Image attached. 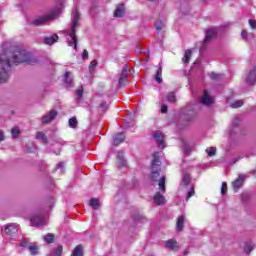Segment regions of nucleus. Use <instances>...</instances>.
<instances>
[{"mask_svg": "<svg viewBox=\"0 0 256 256\" xmlns=\"http://www.w3.org/2000/svg\"><path fill=\"white\" fill-rule=\"evenodd\" d=\"M154 203L157 205H165V197L161 193L157 192L154 195Z\"/></svg>", "mask_w": 256, "mask_h": 256, "instance_id": "nucleus-16", "label": "nucleus"}, {"mask_svg": "<svg viewBox=\"0 0 256 256\" xmlns=\"http://www.w3.org/2000/svg\"><path fill=\"white\" fill-rule=\"evenodd\" d=\"M71 256H83V246H76Z\"/></svg>", "mask_w": 256, "mask_h": 256, "instance_id": "nucleus-22", "label": "nucleus"}, {"mask_svg": "<svg viewBox=\"0 0 256 256\" xmlns=\"http://www.w3.org/2000/svg\"><path fill=\"white\" fill-rule=\"evenodd\" d=\"M158 187L162 193H165V176H161L158 180Z\"/></svg>", "mask_w": 256, "mask_h": 256, "instance_id": "nucleus-23", "label": "nucleus"}, {"mask_svg": "<svg viewBox=\"0 0 256 256\" xmlns=\"http://www.w3.org/2000/svg\"><path fill=\"white\" fill-rule=\"evenodd\" d=\"M206 153H207L208 157H213V155H215L217 153V148L209 147L206 149Z\"/></svg>", "mask_w": 256, "mask_h": 256, "instance_id": "nucleus-31", "label": "nucleus"}, {"mask_svg": "<svg viewBox=\"0 0 256 256\" xmlns=\"http://www.w3.org/2000/svg\"><path fill=\"white\" fill-rule=\"evenodd\" d=\"M57 117V111L51 110L42 117V123H51Z\"/></svg>", "mask_w": 256, "mask_h": 256, "instance_id": "nucleus-12", "label": "nucleus"}, {"mask_svg": "<svg viewBox=\"0 0 256 256\" xmlns=\"http://www.w3.org/2000/svg\"><path fill=\"white\" fill-rule=\"evenodd\" d=\"M96 67H97V60H93L90 63L89 69H90V71H93V69H95Z\"/></svg>", "mask_w": 256, "mask_h": 256, "instance_id": "nucleus-41", "label": "nucleus"}, {"mask_svg": "<svg viewBox=\"0 0 256 256\" xmlns=\"http://www.w3.org/2000/svg\"><path fill=\"white\" fill-rule=\"evenodd\" d=\"M246 83L248 85H255L256 84V67L249 72L247 79H246Z\"/></svg>", "mask_w": 256, "mask_h": 256, "instance_id": "nucleus-14", "label": "nucleus"}, {"mask_svg": "<svg viewBox=\"0 0 256 256\" xmlns=\"http://www.w3.org/2000/svg\"><path fill=\"white\" fill-rule=\"evenodd\" d=\"M125 141V134L119 133L116 136H114V145H121Z\"/></svg>", "mask_w": 256, "mask_h": 256, "instance_id": "nucleus-19", "label": "nucleus"}, {"mask_svg": "<svg viewBox=\"0 0 256 256\" xmlns=\"http://www.w3.org/2000/svg\"><path fill=\"white\" fill-rule=\"evenodd\" d=\"M221 77V75H219V74H217V73H215V72H212L211 74H210V78L211 79H219Z\"/></svg>", "mask_w": 256, "mask_h": 256, "instance_id": "nucleus-44", "label": "nucleus"}, {"mask_svg": "<svg viewBox=\"0 0 256 256\" xmlns=\"http://www.w3.org/2000/svg\"><path fill=\"white\" fill-rule=\"evenodd\" d=\"M155 80L157 81V83H161L163 81V79L161 78L160 75H157L155 76Z\"/></svg>", "mask_w": 256, "mask_h": 256, "instance_id": "nucleus-50", "label": "nucleus"}, {"mask_svg": "<svg viewBox=\"0 0 256 256\" xmlns=\"http://www.w3.org/2000/svg\"><path fill=\"white\" fill-rule=\"evenodd\" d=\"M55 236L53 234H47L44 236L45 243H53Z\"/></svg>", "mask_w": 256, "mask_h": 256, "instance_id": "nucleus-35", "label": "nucleus"}, {"mask_svg": "<svg viewBox=\"0 0 256 256\" xmlns=\"http://www.w3.org/2000/svg\"><path fill=\"white\" fill-rule=\"evenodd\" d=\"M165 247L166 249H170V251H178L179 244L177 243V240L170 239L168 241H165Z\"/></svg>", "mask_w": 256, "mask_h": 256, "instance_id": "nucleus-13", "label": "nucleus"}, {"mask_svg": "<svg viewBox=\"0 0 256 256\" xmlns=\"http://www.w3.org/2000/svg\"><path fill=\"white\" fill-rule=\"evenodd\" d=\"M125 15V5L120 4L114 12V17H123Z\"/></svg>", "mask_w": 256, "mask_h": 256, "instance_id": "nucleus-17", "label": "nucleus"}, {"mask_svg": "<svg viewBox=\"0 0 256 256\" xmlns=\"http://www.w3.org/2000/svg\"><path fill=\"white\" fill-rule=\"evenodd\" d=\"M193 195H195V189L190 188V190L188 191L187 196H186L187 201H189V199H191V197H193Z\"/></svg>", "mask_w": 256, "mask_h": 256, "instance_id": "nucleus-37", "label": "nucleus"}, {"mask_svg": "<svg viewBox=\"0 0 256 256\" xmlns=\"http://www.w3.org/2000/svg\"><path fill=\"white\" fill-rule=\"evenodd\" d=\"M248 23H249L251 29H256V20L250 19L248 21Z\"/></svg>", "mask_w": 256, "mask_h": 256, "instance_id": "nucleus-42", "label": "nucleus"}, {"mask_svg": "<svg viewBox=\"0 0 256 256\" xmlns=\"http://www.w3.org/2000/svg\"><path fill=\"white\" fill-rule=\"evenodd\" d=\"M69 127H71L72 129H76L77 128V118L72 117L69 119Z\"/></svg>", "mask_w": 256, "mask_h": 256, "instance_id": "nucleus-32", "label": "nucleus"}, {"mask_svg": "<svg viewBox=\"0 0 256 256\" xmlns=\"http://www.w3.org/2000/svg\"><path fill=\"white\" fill-rule=\"evenodd\" d=\"M245 179H246V176L244 174H240L238 178L234 182H232V187L235 192L241 189V187L243 186V181H245Z\"/></svg>", "mask_w": 256, "mask_h": 256, "instance_id": "nucleus-10", "label": "nucleus"}, {"mask_svg": "<svg viewBox=\"0 0 256 256\" xmlns=\"http://www.w3.org/2000/svg\"><path fill=\"white\" fill-rule=\"evenodd\" d=\"M237 131H239V118L235 117L232 120V130L230 131L231 135H233V133H237Z\"/></svg>", "mask_w": 256, "mask_h": 256, "instance_id": "nucleus-21", "label": "nucleus"}, {"mask_svg": "<svg viewBox=\"0 0 256 256\" xmlns=\"http://www.w3.org/2000/svg\"><path fill=\"white\" fill-rule=\"evenodd\" d=\"M29 239L24 238L21 243H20V247H28L29 248Z\"/></svg>", "mask_w": 256, "mask_h": 256, "instance_id": "nucleus-38", "label": "nucleus"}, {"mask_svg": "<svg viewBox=\"0 0 256 256\" xmlns=\"http://www.w3.org/2000/svg\"><path fill=\"white\" fill-rule=\"evenodd\" d=\"M63 167H65V163L60 162L57 164L56 169H63Z\"/></svg>", "mask_w": 256, "mask_h": 256, "instance_id": "nucleus-49", "label": "nucleus"}, {"mask_svg": "<svg viewBox=\"0 0 256 256\" xmlns=\"http://www.w3.org/2000/svg\"><path fill=\"white\" fill-rule=\"evenodd\" d=\"M63 253V246H58L51 256H61Z\"/></svg>", "mask_w": 256, "mask_h": 256, "instance_id": "nucleus-36", "label": "nucleus"}, {"mask_svg": "<svg viewBox=\"0 0 256 256\" xmlns=\"http://www.w3.org/2000/svg\"><path fill=\"white\" fill-rule=\"evenodd\" d=\"M247 30H242L241 32V38L244 39V41H247Z\"/></svg>", "mask_w": 256, "mask_h": 256, "instance_id": "nucleus-43", "label": "nucleus"}, {"mask_svg": "<svg viewBox=\"0 0 256 256\" xmlns=\"http://www.w3.org/2000/svg\"><path fill=\"white\" fill-rule=\"evenodd\" d=\"M152 172L150 179L151 181H159L161 171V160H159V152H155L153 154V160H152V166H151Z\"/></svg>", "mask_w": 256, "mask_h": 256, "instance_id": "nucleus-4", "label": "nucleus"}, {"mask_svg": "<svg viewBox=\"0 0 256 256\" xmlns=\"http://www.w3.org/2000/svg\"><path fill=\"white\" fill-rule=\"evenodd\" d=\"M36 139L44 143H47V136L43 132L36 133Z\"/></svg>", "mask_w": 256, "mask_h": 256, "instance_id": "nucleus-29", "label": "nucleus"}, {"mask_svg": "<svg viewBox=\"0 0 256 256\" xmlns=\"http://www.w3.org/2000/svg\"><path fill=\"white\" fill-rule=\"evenodd\" d=\"M153 139L158 143L159 149H165V134H162L160 131H156L153 134Z\"/></svg>", "mask_w": 256, "mask_h": 256, "instance_id": "nucleus-7", "label": "nucleus"}, {"mask_svg": "<svg viewBox=\"0 0 256 256\" xmlns=\"http://www.w3.org/2000/svg\"><path fill=\"white\" fill-rule=\"evenodd\" d=\"M80 19H81V14H79V11L74 10L72 12V27L70 30L66 31V35L68 36L67 44L69 47H74L75 51H77V35H75V32L79 27Z\"/></svg>", "mask_w": 256, "mask_h": 256, "instance_id": "nucleus-2", "label": "nucleus"}, {"mask_svg": "<svg viewBox=\"0 0 256 256\" xmlns=\"http://www.w3.org/2000/svg\"><path fill=\"white\" fill-rule=\"evenodd\" d=\"M4 233L6 235L5 239L8 243H13L17 241V236L19 235V225L8 224L4 228Z\"/></svg>", "mask_w": 256, "mask_h": 256, "instance_id": "nucleus-5", "label": "nucleus"}, {"mask_svg": "<svg viewBox=\"0 0 256 256\" xmlns=\"http://www.w3.org/2000/svg\"><path fill=\"white\" fill-rule=\"evenodd\" d=\"M189 183H191V176L187 173L184 174V177L182 178V185L184 187H187V185H189Z\"/></svg>", "mask_w": 256, "mask_h": 256, "instance_id": "nucleus-25", "label": "nucleus"}, {"mask_svg": "<svg viewBox=\"0 0 256 256\" xmlns=\"http://www.w3.org/2000/svg\"><path fill=\"white\" fill-rule=\"evenodd\" d=\"M244 250L245 253H251V251H253V247L251 245H247L245 246Z\"/></svg>", "mask_w": 256, "mask_h": 256, "instance_id": "nucleus-45", "label": "nucleus"}, {"mask_svg": "<svg viewBox=\"0 0 256 256\" xmlns=\"http://www.w3.org/2000/svg\"><path fill=\"white\" fill-rule=\"evenodd\" d=\"M155 28L158 30V33H161V31H163V29H165V23H163L162 21L156 22Z\"/></svg>", "mask_w": 256, "mask_h": 256, "instance_id": "nucleus-33", "label": "nucleus"}, {"mask_svg": "<svg viewBox=\"0 0 256 256\" xmlns=\"http://www.w3.org/2000/svg\"><path fill=\"white\" fill-rule=\"evenodd\" d=\"M1 141H5V132H3L2 130H0V142Z\"/></svg>", "mask_w": 256, "mask_h": 256, "instance_id": "nucleus-48", "label": "nucleus"}, {"mask_svg": "<svg viewBox=\"0 0 256 256\" xmlns=\"http://www.w3.org/2000/svg\"><path fill=\"white\" fill-rule=\"evenodd\" d=\"M217 28H210L206 31V36L204 39V45H207L212 39H215L217 37Z\"/></svg>", "mask_w": 256, "mask_h": 256, "instance_id": "nucleus-8", "label": "nucleus"}, {"mask_svg": "<svg viewBox=\"0 0 256 256\" xmlns=\"http://www.w3.org/2000/svg\"><path fill=\"white\" fill-rule=\"evenodd\" d=\"M215 101V98H213L211 95H209V92H207V90L204 91L203 96L200 100V103H202V105H213Z\"/></svg>", "mask_w": 256, "mask_h": 256, "instance_id": "nucleus-9", "label": "nucleus"}, {"mask_svg": "<svg viewBox=\"0 0 256 256\" xmlns=\"http://www.w3.org/2000/svg\"><path fill=\"white\" fill-rule=\"evenodd\" d=\"M76 95H77V99H81V97H83V87L82 86L76 90Z\"/></svg>", "mask_w": 256, "mask_h": 256, "instance_id": "nucleus-39", "label": "nucleus"}, {"mask_svg": "<svg viewBox=\"0 0 256 256\" xmlns=\"http://www.w3.org/2000/svg\"><path fill=\"white\" fill-rule=\"evenodd\" d=\"M221 193L222 195L227 194V182H223L221 186Z\"/></svg>", "mask_w": 256, "mask_h": 256, "instance_id": "nucleus-40", "label": "nucleus"}, {"mask_svg": "<svg viewBox=\"0 0 256 256\" xmlns=\"http://www.w3.org/2000/svg\"><path fill=\"white\" fill-rule=\"evenodd\" d=\"M64 83H66V85H71V83H73V78H71V72H66L65 73Z\"/></svg>", "mask_w": 256, "mask_h": 256, "instance_id": "nucleus-27", "label": "nucleus"}, {"mask_svg": "<svg viewBox=\"0 0 256 256\" xmlns=\"http://www.w3.org/2000/svg\"><path fill=\"white\" fill-rule=\"evenodd\" d=\"M166 99L169 103H175V101H177V98L175 97V92L168 93Z\"/></svg>", "mask_w": 256, "mask_h": 256, "instance_id": "nucleus-28", "label": "nucleus"}, {"mask_svg": "<svg viewBox=\"0 0 256 256\" xmlns=\"http://www.w3.org/2000/svg\"><path fill=\"white\" fill-rule=\"evenodd\" d=\"M100 107H101V109H107V102H102L101 104H100Z\"/></svg>", "mask_w": 256, "mask_h": 256, "instance_id": "nucleus-51", "label": "nucleus"}, {"mask_svg": "<svg viewBox=\"0 0 256 256\" xmlns=\"http://www.w3.org/2000/svg\"><path fill=\"white\" fill-rule=\"evenodd\" d=\"M129 71V67H127V65H125L122 69V72L120 74L119 77V86L120 87H124L125 85V81H127V77H129V74H127V72Z\"/></svg>", "mask_w": 256, "mask_h": 256, "instance_id": "nucleus-11", "label": "nucleus"}, {"mask_svg": "<svg viewBox=\"0 0 256 256\" xmlns=\"http://www.w3.org/2000/svg\"><path fill=\"white\" fill-rule=\"evenodd\" d=\"M230 106L233 109H238V107H243V100H236Z\"/></svg>", "mask_w": 256, "mask_h": 256, "instance_id": "nucleus-34", "label": "nucleus"}, {"mask_svg": "<svg viewBox=\"0 0 256 256\" xmlns=\"http://www.w3.org/2000/svg\"><path fill=\"white\" fill-rule=\"evenodd\" d=\"M163 74V69L162 68H158L156 75H162Z\"/></svg>", "mask_w": 256, "mask_h": 256, "instance_id": "nucleus-52", "label": "nucleus"}, {"mask_svg": "<svg viewBox=\"0 0 256 256\" xmlns=\"http://www.w3.org/2000/svg\"><path fill=\"white\" fill-rule=\"evenodd\" d=\"M90 207H92V209L97 211L101 207V202H99L98 198H92V199H90Z\"/></svg>", "mask_w": 256, "mask_h": 256, "instance_id": "nucleus-20", "label": "nucleus"}, {"mask_svg": "<svg viewBox=\"0 0 256 256\" xmlns=\"http://www.w3.org/2000/svg\"><path fill=\"white\" fill-rule=\"evenodd\" d=\"M149 1H155V0H149Z\"/></svg>", "mask_w": 256, "mask_h": 256, "instance_id": "nucleus-55", "label": "nucleus"}, {"mask_svg": "<svg viewBox=\"0 0 256 256\" xmlns=\"http://www.w3.org/2000/svg\"><path fill=\"white\" fill-rule=\"evenodd\" d=\"M184 153H185L186 155H189V151H188L187 149L184 150Z\"/></svg>", "mask_w": 256, "mask_h": 256, "instance_id": "nucleus-54", "label": "nucleus"}, {"mask_svg": "<svg viewBox=\"0 0 256 256\" xmlns=\"http://www.w3.org/2000/svg\"><path fill=\"white\" fill-rule=\"evenodd\" d=\"M28 250L30 251L31 255H37L39 253V247L37 244H32L28 246Z\"/></svg>", "mask_w": 256, "mask_h": 256, "instance_id": "nucleus-24", "label": "nucleus"}, {"mask_svg": "<svg viewBox=\"0 0 256 256\" xmlns=\"http://www.w3.org/2000/svg\"><path fill=\"white\" fill-rule=\"evenodd\" d=\"M184 223H185V215L179 216L178 219H177V223H176V230L177 231H183Z\"/></svg>", "mask_w": 256, "mask_h": 256, "instance_id": "nucleus-18", "label": "nucleus"}, {"mask_svg": "<svg viewBox=\"0 0 256 256\" xmlns=\"http://www.w3.org/2000/svg\"><path fill=\"white\" fill-rule=\"evenodd\" d=\"M21 131L19 130V127H14L11 130V135L14 139H17L20 135Z\"/></svg>", "mask_w": 256, "mask_h": 256, "instance_id": "nucleus-30", "label": "nucleus"}, {"mask_svg": "<svg viewBox=\"0 0 256 256\" xmlns=\"http://www.w3.org/2000/svg\"><path fill=\"white\" fill-rule=\"evenodd\" d=\"M59 15H61V7H57L54 10H51L48 14L36 18L32 22V25H34V27H41V25H45V23H49V21H55Z\"/></svg>", "mask_w": 256, "mask_h": 256, "instance_id": "nucleus-3", "label": "nucleus"}, {"mask_svg": "<svg viewBox=\"0 0 256 256\" xmlns=\"http://www.w3.org/2000/svg\"><path fill=\"white\" fill-rule=\"evenodd\" d=\"M30 223L32 227H42V225L47 223V220L43 216L37 215L30 218Z\"/></svg>", "mask_w": 256, "mask_h": 256, "instance_id": "nucleus-6", "label": "nucleus"}, {"mask_svg": "<svg viewBox=\"0 0 256 256\" xmlns=\"http://www.w3.org/2000/svg\"><path fill=\"white\" fill-rule=\"evenodd\" d=\"M120 163H121L122 166L126 165L125 160H123V159H120Z\"/></svg>", "mask_w": 256, "mask_h": 256, "instance_id": "nucleus-53", "label": "nucleus"}, {"mask_svg": "<svg viewBox=\"0 0 256 256\" xmlns=\"http://www.w3.org/2000/svg\"><path fill=\"white\" fill-rule=\"evenodd\" d=\"M19 63H35L33 55L23 48H18L14 52H9V50H4L0 54V84L7 83L11 75V66L19 65Z\"/></svg>", "mask_w": 256, "mask_h": 256, "instance_id": "nucleus-1", "label": "nucleus"}, {"mask_svg": "<svg viewBox=\"0 0 256 256\" xmlns=\"http://www.w3.org/2000/svg\"><path fill=\"white\" fill-rule=\"evenodd\" d=\"M59 39V36L57 34H54L52 36L46 37L44 39L45 45H53L54 43H57V40Z\"/></svg>", "mask_w": 256, "mask_h": 256, "instance_id": "nucleus-15", "label": "nucleus"}, {"mask_svg": "<svg viewBox=\"0 0 256 256\" xmlns=\"http://www.w3.org/2000/svg\"><path fill=\"white\" fill-rule=\"evenodd\" d=\"M89 58V52L87 50H84L82 53V59H88Z\"/></svg>", "mask_w": 256, "mask_h": 256, "instance_id": "nucleus-47", "label": "nucleus"}, {"mask_svg": "<svg viewBox=\"0 0 256 256\" xmlns=\"http://www.w3.org/2000/svg\"><path fill=\"white\" fill-rule=\"evenodd\" d=\"M160 111H161V113H167V111H168L167 105L166 104H162Z\"/></svg>", "mask_w": 256, "mask_h": 256, "instance_id": "nucleus-46", "label": "nucleus"}, {"mask_svg": "<svg viewBox=\"0 0 256 256\" xmlns=\"http://www.w3.org/2000/svg\"><path fill=\"white\" fill-rule=\"evenodd\" d=\"M193 52L191 50H186L184 57L182 58L183 63H189V59H191V55Z\"/></svg>", "mask_w": 256, "mask_h": 256, "instance_id": "nucleus-26", "label": "nucleus"}]
</instances>
